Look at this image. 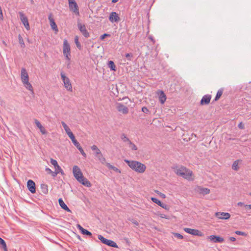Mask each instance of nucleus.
I'll use <instances>...</instances> for the list:
<instances>
[{
  "label": "nucleus",
  "mask_w": 251,
  "mask_h": 251,
  "mask_svg": "<svg viewBox=\"0 0 251 251\" xmlns=\"http://www.w3.org/2000/svg\"><path fill=\"white\" fill-rule=\"evenodd\" d=\"M73 173L74 177L79 182L87 187L91 186L90 182L84 177L81 170L77 166L75 165L73 167Z\"/></svg>",
  "instance_id": "f257e3e1"
},
{
  "label": "nucleus",
  "mask_w": 251,
  "mask_h": 251,
  "mask_svg": "<svg viewBox=\"0 0 251 251\" xmlns=\"http://www.w3.org/2000/svg\"><path fill=\"white\" fill-rule=\"evenodd\" d=\"M124 161L131 169L137 173H143L146 169L145 165L140 162L127 159H125Z\"/></svg>",
  "instance_id": "f03ea898"
},
{
  "label": "nucleus",
  "mask_w": 251,
  "mask_h": 251,
  "mask_svg": "<svg viewBox=\"0 0 251 251\" xmlns=\"http://www.w3.org/2000/svg\"><path fill=\"white\" fill-rule=\"evenodd\" d=\"M63 52L66 59L70 61L71 56L70 46L66 39H65L63 41Z\"/></svg>",
  "instance_id": "7ed1b4c3"
},
{
  "label": "nucleus",
  "mask_w": 251,
  "mask_h": 251,
  "mask_svg": "<svg viewBox=\"0 0 251 251\" xmlns=\"http://www.w3.org/2000/svg\"><path fill=\"white\" fill-rule=\"evenodd\" d=\"M60 75L65 88H66L68 91L72 92V86L70 79L65 76V75L63 72L61 73Z\"/></svg>",
  "instance_id": "20e7f679"
},
{
  "label": "nucleus",
  "mask_w": 251,
  "mask_h": 251,
  "mask_svg": "<svg viewBox=\"0 0 251 251\" xmlns=\"http://www.w3.org/2000/svg\"><path fill=\"white\" fill-rule=\"evenodd\" d=\"M98 239L100 240V241L104 244H105V245H108L111 247L118 248V246L115 242H114V241H113L112 240H108V239L104 238L101 235H98Z\"/></svg>",
  "instance_id": "39448f33"
},
{
  "label": "nucleus",
  "mask_w": 251,
  "mask_h": 251,
  "mask_svg": "<svg viewBox=\"0 0 251 251\" xmlns=\"http://www.w3.org/2000/svg\"><path fill=\"white\" fill-rule=\"evenodd\" d=\"M184 230L189 234H190L193 235L198 236L199 237H202L203 236V233L198 229H192L190 228H184Z\"/></svg>",
  "instance_id": "423d86ee"
},
{
  "label": "nucleus",
  "mask_w": 251,
  "mask_h": 251,
  "mask_svg": "<svg viewBox=\"0 0 251 251\" xmlns=\"http://www.w3.org/2000/svg\"><path fill=\"white\" fill-rule=\"evenodd\" d=\"M77 27L80 32L85 38H88L90 36V34L87 31L85 25L78 22L77 23Z\"/></svg>",
  "instance_id": "0eeeda50"
},
{
  "label": "nucleus",
  "mask_w": 251,
  "mask_h": 251,
  "mask_svg": "<svg viewBox=\"0 0 251 251\" xmlns=\"http://www.w3.org/2000/svg\"><path fill=\"white\" fill-rule=\"evenodd\" d=\"M207 239L211 242L214 243H222L224 242V239L220 236L216 235H210L207 237Z\"/></svg>",
  "instance_id": "6e6552de"
},
{
  "label": "nucleus",
  "mask_w": 251,
  "mask_h": 251,
  "mask_svg": "<svg viewBox=\"0 0 251 251\" xmlns=\"http://www.w3.org/2000/svg\"><path fill=\"white\" fill-rule=\"evenodd\" d=\"M19 14L20 17V20L24 24L25 28L27 30H29L30 29V26L27 18L22 12H19Z\"/></svg>",
  "instance_id": "1a4fd4ad"
},
{
  "label": "nucleus",
  "mask_w": 251,
  "mask_h": 251,
  "mask_svg": "<svg viewBox=\"0 0 251 251\" xmlns=\"http://www.w3.org/2000/svg\"><path fill=\"white\" fill-rule=\"evenodd\" d=\"M116 109L123 114H127L128 113V108L122 103H117Z\"/></svg>",
  "instance_id": "9d476101"
},
{
  "label": "nucleus",
  "mask_w": 251,
  "mask_h": 251,
  "mask_svg": "<svg viewBox=\"0 0 251 251\" xmlns=\"http://www.w3.org/2000/svg\"><path fill=\"white\" fill-rule=\"evenodd\" d=\"M215 216L219 219L227 220L230 218V214L227 212H216Z\"/></svg>",
  "instance_id": "9b49d317"
},
{
  "label": "nucleus",
  "mask_w": 251,
  "mask_h": 251,
  "mask_svg": "<svg viewBox=\"0 0 251 251\" xmlns=\"http://www.w3.org/2000/svg\"><path fill=\"white\" fill-rule=\"evenodd\" d=\"M109 20L112 23H118L120 21V18L116 12H112L110 14Z\"/></svg>",
  "instance_id": "f8f14e48"
},
{
  "label": "nucleus",
  "mask_w": 251,
  "mask_h": 251,
  "mask_svg": "<svg viewBox=\"0 0 251 251\" xmlns=\"http://www.w3.org/2000/svg\"><path fill=\"white\" fill-rule=\"evenodd\" d=\"M184 175H182L181 176L183 177L185 179H186L187 180H193V174L192 171L190 170L187 169L186 171H184L183 172Z\"/></svg>",
  "instance_id": "ddd939ff"
},
{
  "label": "nucleus",
  "mask_w": 251,
  "mask_h": 251,
  "mask_svg": "<svg viewBox=\"0 0 251 251\" xmlns=\"http://www.w3.org/2000/svg\"><path fill=\"white\" fill-rule=\"evenodd\" d=\"M27 187L31 193H35L36 192V186L35 182L32 180H28L27 182Z\"/></svg>",
  "instance_id": "4468645a"
},
{
  "label": "nucleus",
  "mask_w": 251,
  "mask_h": 251,
  "mask_svg": "<svg viewBox=\"0 0 251 251\" xmlns=\"http://www.w3.org/2000/svg\"><path fill=\"white\" fill-rule=\"evenodd\" d=\"M21 78L22 82L29 80V76L26 69L24 68H22L21 73Z\"/></svg>",
  "instance_id": "2eb2a0df"
},
{
  "label": "nucleus",
  "mask_w": 251,
  "mask_h": 251,
  "mask_svg": "<svg viewBox=\"0 0 251 251\" xmlns=\"http://www.w3.org/2000/svg\"><path fill=\"white\" fill-rule=\"evenodd\" d=\"M61 124L64 128V130H65L66 133L69 136V137L70 138V139H72L75 137L74 134L71 131V129H70L69 127L66 124V123L62 121Z\"/></svg>",
  "instance_id": "dca6fc26"
},
{
  "label": "nucleus",
  "mask_w": 251,
  "mask_h": 251,
  "mask_svg": "<svg viewBox=\"0 0 251 251\" xmlns=\"http://www.w3.org/2000/svg\"><path fill=\"white\" fill-rule=\"evenodd\" d=\"M211 96L207 94L203 96L201 100L200 103L201 105H207L210 101Z\"/></svg>",
  "instance_id": "f3484780"
},
{
  "label": "nucleus",
  "mask_w": 251,
  "mask_h": 251,
  "mask_svg": "<svg viewBox=\"0 0 251 251\" xmlns=\"http://www.w3.org/2000/svg\"><path fill=\"white\" fill-rule=\"evenodd\" d=\"M48 19L50 23V25L52 29L55 30V31H58V30L57 28V26L56 23L54 22V20L52 17V14H50L49 15Z\"/></svg>",
  "instance_id": "a211bd4d"
},
{
  "label": "nucleus",
  "mask_w": 251,
  "mask_h": 251,
  "mask_svg": "<svg viewBox=\"0 0 251 251\" xmlns=\"http://www.w3.org/2000/svg\"><path fill=\"white\" fill-rule=\"evenodd\" d=\"M70 10L72 11L77 16L79 15L78 6L75 1L72 3V7H69Z\"/></svg>",
  "instance_id": "6ab92c4d"
},
{
  "label": "nucleus",
  "mask_w": 251,
  "mask_h": 251,
  "mask_svg": "<svg viewBox=\"0 0 251 251\" xmlns=\"http://www.w3.org/2000/svg\"><path fill=\"white\" fill-rule=\"evenodd\" d=\"M34 122H35V124H36V126H37V127L39 128V129L40 130V132L43 134H46L47 133V130L42 126V125H41V124L40 123V122L38 120H37V119H35L34 120Z\"/></svg>",
  "instance_id": "aec40b11"
},
{
  "label": "nucleus",
  "mask_w": 251,
  "mask_h": 251,
  "mask_svg": "<svg viewBox=\"0 0 251 251\" xmlns=\"http://www.w3.org/2000/svg\"><path fill=\"white\" fill-rule=\"evenodd\" d=\"M186 170L187 168L183 166L177 167L175 169V172L177 175L181 176L182 175H184L183 172L186 171Z\"/></svg>",
  "instance_id": "412c9836"
},
{
  "label": "nucleus",
  "mask_w": 251,
  "mask_h": 251,
  "mask_svg": "<svg viewBox=\"0 0 251 251\" xmlns=\"http://www.w3.org/2000/svg\"><path fill=\"white\" fill-rule=\"evenodd\" d=\"M151 200L153 202L156 203L157 204H158L159 206H161V207H162L165 209H167V210L169 209L168 206L167 205L162 203L161 202V201H159V200H158L157 199H156L155 198H151Z\"/></svg>",
  "instance_id": "4be33fe9"
},
{
  "label": "nucleus",
  "mask_w": 251,
  "mask_h": 251,
  "mask_svg": "<svg viewBox=\"0 0 251 251\" xmlns=\"http://www.w3.org/2000/svg\"><path fill=\"white\" fill-rule=\"evenodd\" d=\"M58 202L60 207L64 210L67 212H71V210L68 207L67 205L64 203V201L61 198L58 200Z\"/></svg>",
  "instance_id": "5701e85b"
},
{
  "label": "nucleus",
  "mask_w": 251,
  "mask_h": 251,
  "mask_svg": "<svg viewBox=\"0 0 251 251\" xmlns=\"http://www.w3.org/2000/svg\"><path fill=\"white\" fill-rule=\"evenodd\" d=\"M198 191L203 195H207L210 193V190L209 189L207 188H203L202 187H198Z\"/></svg>",
  "instance_id": "b1692460"
},
{
  "label": "nucleus",
  "mask_w": 251,
  "mask_h": 251,
  "mask_svg": "<svg viewBox=\"0 0 251 251\" xmlns=\"http://www.w3.org/2000/svg\"><path fill=\"white\" fill-rule=\"evenodd\" d=\"M159 100L161 104H164L166 100V96L162 91H159Z\"/></svg>",
  "instance_id": "393cba45"
},
{
  "label": "nucleus",
  "mask_w": 251,
  "mask_h": 251,
  "mask_svg": "<svg viewBox=\"0 0 251 251\" xmlns=\"http://www.w3.org/2000/svg\"><path fill=\"white\" fill-rule=\"evenodd\" d=\"M97 155L95 156L97 157L99 160L103 164L106 165V159L103 156L101 152H97Z\"/></svg>",
  "instance_id": "a878e982"
},
{
  "label": "nucleus",
  "mask_w": 251,
  "mask_h": 251,
  "mask_svg": "<svg viewBox=\"0 0 251 251\" xmlns=\"http://www.w3.org/2000/svg\"><path fill=\"white\" fill-rule=\"evenodd\" d=\"M23 85L28 90L31 91L32 93H33V88L32 86V85L30 84V83L28 81H24L23 82Z\"/></svg>",
  "instance_id": "bb28decb"
},
{
  "label": "nucleus",
  "mask_w": 251,
  "mask_h": 251,
  "mask_svg": "<svg viewBox=\"0 0 251 251\" xmlns=\"http://www.w3.org/2000/svg\"><path fill=\"white\" fill-rule=\"evenodd\" d=\"M105 165L107 167V168L109 170H112L114 171L115 172H117L118 173H121V171L120 169H119L118 168H116V167L111 165L109 163H106Z\"/></svg>",
  "instance_id": "cd10ccee"
},
{
  "label": "nucleus",
  "mask_w": 251,
  "mask_h": 251,
  "mask_svg": "<svg viewBox=\"0 0 251 251\" xmlns=\"http://www.w3.org/2000/svg\"><path fill=\"white\" fill-rule=\"evenodd\" d=\"M41 189L42 192L44 194H47L48 193V186L46 184H41Z\"/></svg>",
  "instance_id": "c85d7f7f"
},
{
  "label": "nucleus",
  "mask_w": 251,
  "mask_h": 251,
  "mask_svg": "<svg viewBox=\"0 0 251 251\" xmlns=\"http://www.w3.org/2000/svg\"><path fill=\"white\" fill-rule=\"evenodd\" d=\"M107 65L111 71H116V67L113 61H109L108 62Z\"/></svg>",
  "instance_id": "c756f323"
},
{
  "label": "nucleus",
  "mask_w": 251,
  "mask_h": 251,
  "mask_svg": "<svg viewBox=\"0 0 251 251\" xmlns=\"http://www.w3.org/2000/svg\"><path fill=\"white\" fill-rule=\"evenodd\" d=\"M223 91H224V90L223 88L220 89L218 91L216 96L214 100V101L218 100L221 98V96L222 95V94L223 93Z\"/></svg>",
  "instance_id": "7c9ffc66"
},
{
  "label": "nucleus",
  "mask_w": 251,
  "mask_h": 251,
  "mask_svg": "<svg viewBox=\"0 0 251 251\" xmlns=\"http://www.w3.org/2000/svg\"><path fill=\"white\" fill-rule=\"evenodd\" d=\"M18 40L21 47L22 48H25V46L24 41V39L21 34H19L18 35Z\"/></svg>",
  "instance_id": "2f4dec72"
},
{
  "label": "nucleus",
  "mask_w": 251,
  "mask_h": 251,
  "mask_svg": "<svg viewBox=\"0 0 251 251\" xmlns=\"http://www.w3.org/2000/svg\"><path fill=\"white\" fill-rule=\"evenodd\" d=\"M0 245L1 248H2L4 251H7L6 244L4 240L0 237Z\"/></svg>",
  "instance_id": "473e14b6"
},
{
  "label": "nucleus",
  "mask_w": 251,
  "mask_h": 251,
  "mask_svg": "<svg viewBox=\"0 0 251 251\" xmlns=\"http://www.w3.org/2000/svg\"><path fill=\"white\" fill-rule=\"evenodd\" d=\"M121 138L123 140L124 142H127L129 144V142L131 141L129 139L128 137H126V135L125 133L122 134L121 136Z\"/></svg>",
  "instance_id": "72a5a7b5"
},
{
  "label": "nucleus",
  "mask_w": 251,
  "mask_h": 251,
  "mask_svg": "<svg viewBox=\"0 0 251 251\" xmlns=\"http://www.w3.org/2000/svg\"><path fill=\"white\" fill-rule=\"evenodd\" d=\"M75 44L77 48L78 49L81 50L82 47H81L80 43H79V42L78 41V37L77 36H76L75 38Z\"/></svg>",
  "instance_id": "f704fd0d"
},
{
  "label": "nucleus",
  "mask_w": 251,
  "mask_h": 251,
  "mask_svg": "<svg viewBox=\"0 0 251 251\" xmlns=\"http://www.w3.org/2000/svg\"><path fill=\"white\" fill-rule=\"evenodd\" d=\"M71 140L74 144V145L78 149V148H80L81 146L80 145V144L77 142V141L75 139V137L71 139Z\"/></svg>",
  "instance_id": "c9c22d12"
},
{
  "label": "nucleus",
  "mask_w": 251,
  "mask_h": 251,
  "mask_svg": "<svg viewBox=\"0 0 251 251\" xmlns=\"http://www.w3.org/2000/svg\"><path fill=\"white\" fill-rule=\"evenodd\" d=\"M91 149L93 151H95V156L97 155V152H101L100 149L97 147L96 145H93L91 147Z\"/></svg>",
  "instance_id": "e433bc0d"
},
{
  "label": "nucleus",
  "mask_w": 251,
  "mask_h": 251,
  "mask_svg": "<svg viewBox=\"0 0 251 251\" xmlns=\"http://www.w3.org/2000/svg\"><path fill=\"white\" fill-rule=\"evenodd\" d=\"M232 168L233 170L237 171L239 169L238 163L237 161H235L232 164Z\"/></svg>",
  "instance_id": "4c0bfd02"
},
{
  "label": "nucleus",
  "mask_w": 251,
  "mask_h": 251,
  "mask_svg": "<svg viewBox=\"0 0 251 251\" xmlns=\"http://www.w3.org/2000/svg\"><path fill=\"white\" fill-rule=\"evenodd\" d=\"M54 168H55V171L56 172H58V174H59V173H61V174H64L63 170L59 166V165H58L57 166L55 167Z\"/></svg>",
  "instance_id": "58836bf2"
},
{
  "label": "nucleus",
  "mask_w": 251,
  "mask_h": 251,
  "mask_svg": "<svg viewBox=\"0 0 251 251\" xmlns=\"http://www.w3.org/2000/svg\"><path fill=\"white\" fill-rule=\"evenodd\" d=\"M129 147L132 150L136 151L137 150V147L136 146L133 144L131 141L129 142Z\"/></svg>",
  "instance_id": "ea45409f"
},
{
  "label": "nucleus",
  "mask_w": 251,
  "mask_h": 251,
  "mask_svg": "<svg viewBox=\"0 0 251 251\" xmlns=\"http://www.w3.org/2000/svg\"><path fill=\"white\" fill-rule=\"evenodd\" d=\"M126 57L127 59L129 61H131L132 58L133 57V54L131 53H128L126 54Z\"/></svg>",
  "instance_id": "a19ab883"
},
{
  "label": "nucleus",
  "mask_w": 251,
  "mask_h": 251,
  "mask_svg": "<svg viewBox=\"0 0 251 251\" xmlns=\"http://www.w3.org/2000/svg\"><path fill=\"white\" fill-rule=\"evenodd\" d=\"M82 234H84V235H88V236H92V233L89 231L88 230L84 229H83V231L81 232Z\"/></svg>",
  "instance_id": "79ce46f5"
},
{
  "label": "nucleus",
  "mask_w": 251,
  "mask_h": 251,
  "mask_svg": "<svg viewBox=\"0 0 251 251\" xmlns=\"http://www.w3.org/2000/svg\"><path fill=\"white\" fill-rule=\"evenodd\" d=\"M235 233L239 235H241V236H247V234L245 232L241 231H238V230L236 231Z\"/></svg>",
  "instance_id": "37998d69"
},
{
  "label": "nucleus",
  "mask_w": 251,
  "mask_h": 251,
  "mask_svg": "<svg viewBox=\"0 0 251 251\" xmlns=\"http://www.w3.org/2000/svg\"><path fill=\"white\" fill-rule=\"evenodd\" d=\"M78 150L79 151L81 152V154L85 157H86V154L82 148L80 147V148H78Z\"/></svg>",
  "instance_id": "c03bdc74"
},
{
  "label": "nucleus",
  "mask_w": 251,
  "mask_h": 251,
  "mask_svg": "<svg viewBox=\"0 0 251 251\" xmlns=\"http://www.w3.org/2000/svg\"><path fill=\"white\" fill-rule=\"evenodd\" d=\"M50 163L52 165L54 166V167L58 165L57 161L52 158L50 159Z\"/></svg>",
  "instance_id": "a18cd8bd"
},
{
  "label": "nucleus",
  "mask_w": 251,
  "mask_h": 251,
  "mask_svg": "<svg viewBox=\"0 0 251 251\" xmlns=\"http://www.w3.org/2000/svg\"><path fill=\"white\" fill-rule=\"evenodd\" d=\"M174 236H175L176 237V238H178V239H182L183 238V236L181 234H179V233H174Z\"/></svg>",
  "instance_id": "49530a36"
},
{
  "label": "nucleus",
  "mask_w": 251,
  "mask_h": 251,
  "mask_svg": "<svg viewBox=\"0 0 251 251\" xmlns=\"http://www.w3.org/2000/svg\"><path fill=\"white\" fill-rule=\"evenodd\" d=\"M110 34H107V33H104L100 36V40H103V39H104V38L106 37H110Z\"/></svg>",
  "instance_id": "de8ad7c7"
},
{
  "label": "nucleus",
  "mask_w": 251,
  "mask_h": 251,
  "mask_svg": "<svg viewBox=\"0 0 251 251\" xmlns=\"http://www.w3.org/2000/svg\"><path fill=\"white\" fill-rule=\"evenodd\" d=\"M142 111L144 113L147 114L149 112V110L147 107L144 106L142 108Z\"/></svg>",
  "instance_id": "09e8293b"
},
{
  "label": "nucleus",
  "mask_w": 251,
  "mask_h": 251,
  "mask_svg": "<svg viewBox=\"0 0 251 251\" xmlns=\"http://www.w3.org/2000/svg\"><path fill=\"white\" fill-rule=\"evenodd\" d=\"M159 216L162 218H165V219H169V216H167V215H166L164 214H159Z\"/></svg>",
  "instance_id": "8fccbe9b"
},
{
  "label": "nucleus",
  "mask_w": 251,
  "mask_h": 251,
  "mask_svg": "<svg viewBox=\"0 0 251 251\" xmlns=\"http://www.w3.org/2000/svg\"><path fill=\"white\" fill-rule=\"evenodd\" d=\"M50 174L51 175L52 177H55V176H56L58 174V172H56L55 171H54V172L51 171V173Z\"/></svg>",
  "instance_id": "3c124183"
},
{
  "label": "nucleus",
  "mask_w": 251,
  "mask_h": 251,
  "mask_svg": "<svg viewBox=\"0 0 251 251\" xmlns=\"http://www.w3.org/2000/svg\"><path fill=\"white\" fill-rule=\"evenodd\" d=\"M77 227L81 231V232H82L83 229H84V228H83L80 225H77Z\"/></svg>",
  "instance_id": "603ef678"
},
{
  "label": "nucleus",
  "mask_w": 251,
  "mask_h": 251,
  "mask_svg": "<svg viewBox=\"0 0 251 251\" xmlns=\"http://www.w3.org/2000/svg\"><path fill=\"white\" fill-rule=\"evenodd\" d=\"M77 227L81 231V232H82L83 229H84V228H83L80 225H77Z\"/></svg>",
  "instance_id": "864d4df0"
},
{
  "label": "nucleus",
  "mask_w": 251,
  "mask_h": 251,
  "mask_svg": "<svg viewBox=\"0 0 251 251\" xmlns=\"http://www.w3.org/2000/svg\"><path fill=\"white\" fill-rule=\"evenodd\" d=\"M238 127L240 129H244V125L243 124V123L241 122L239 125H238Z\"/></svg>",
  "instance_id": "5fc2aeb1"
},
{
  "label": "nucleus",
  "mask_w": 251,
  "mask_h": 251,
  "mask_svg": "<svg viewBox=\"0 0 251 251\" xmlns=\"http://www.w3.org/2000/svg\"><path fill=\"white\" fill-rule=\"evenodd\" d=\"M69 1V7H72V3H73L74 1H75V0H68Z\"/></svg>",
  "instance_id": "6e6d98bb"
},
{
  "label": "nucleus",
  "mask_w": 251,
  "mask_h": 251,
  "mask_svg": "<svg viewBox=\"0 0 251 251\" xmlns=\"http://www.w3.org/2000/svg\"><path fill=\"white\" fill-rule=\"evenodd\" d=\"M46 171L48 173V174H50L51 173V170L49 168H46Z\"/></svg>",
  "instance_id": "4d7b16f0"
},
{
  "label": "nucleus",
  "mask_w": 251,
  "mask_h": 251,
  "mask_svg": "<svg viewBox=\"0 0 251 251\" xmlns=\"http://www.w3.org/2000/svg\"><path fill=\"white\" fill-rule=\"evenodd\" d=\"M132 222L136 226H138L139 225V223L138 222L136 221V220H132Z\"/></svg>",
  "instance_id": "13d9d810"
},
{
  "label": "nucleus",
  "mask_w": 251,
  "mask_h": 251,
  "mask_svg": "<svg viewBox=\"0 0 251 251\" xmlns=\"http://www.w3.org/2000/svg\"><path fill=\"white\" fill-rule=\"evenodd\" d=\"M237 204H238V206H244V207H245V205L243 202H239L237 203Z\"/></svg>",
  "instance_id": "bf43d9fd"
},
{
  "label": "nucleus",
  "mask_w": 251,
  "mask_h": 251,
  "mask_svg": "<svg viewBox=\"0 0 251 251\" xmlns=\"http://www.w3.org/2000/svg\"><path fill=\"white\" fill-rule=\"evenodd\" d=\"M245 207L246 208V209H251V204L245 205Z\"/></svg>",
  "instance_id": "052dcab7"
},
{
  "label": "nucleus",
  "mask_w": 251,
  "mask_h": 251,
  "mask_svg": "<svg viewBox=\"0 0 251 251\" xmlns=\"http://www.w3.org/2000/svg\"><path fill=\"white\" fill-rule=\"evenodd\" d=\"M229 240L232 241V242H234L236 241V238L235 237H230L229 238Z\"/></svg>",
  "instance_id": "680f3d73"
},
{
  "label": "nucleus",
  "mask_w": 251,
  "mask_h": 251,
  "mask_svg": "<svg viewBox=\"0 0 251 251\" xmlns=\"http://www.w3.org/2000/svg\"><path fill=\"white\" fill-rule=\"evenodd\" d=\"M149 39H150L151 41L154 43V40L152 36H149Z\"/></svg>",
  "instance_id": "e2e57ef3"
},
{
  "label": "nucleus",
  "mask_w": 251,
  "mask_h": 251,
  "mask_svg": "<svg viewBox=\"0 0 251 251\" xmlns=\"http://www.w3.org/2000/svg\"><path fill=\"white\" fill-rule=\"evenodd\" d=\"M161 195V196L162 198H165V195L164 194L161 193V195Z\"/></svg>",
  "instance_id": "0e129e2a"
},
{
  "label": "nucleus",
  "mask_w": 251,
  "mask_h": 251,
  "mask_svg": "<svg viewBox=\"0 0 251 251\" xmlns=\"http://www.w3.org/2000/svg\"><path fill=\"white\" fill-rule=\"evenodd\" d=\"M118 1V0H112V2L113 3H116V2H117Z\"/></svg>",
  "instance_id": "69168bd1"
}]
</instances>
